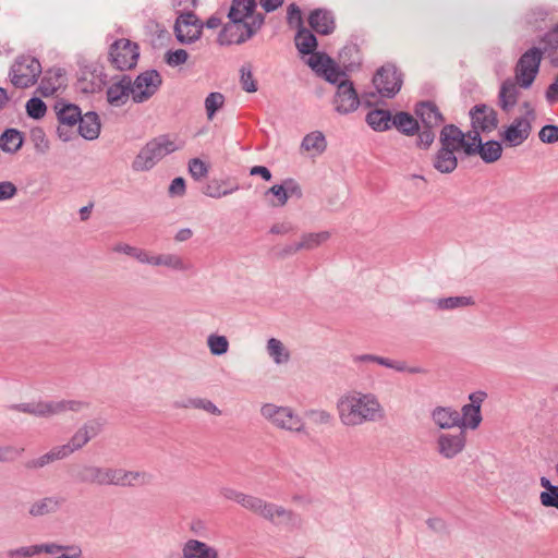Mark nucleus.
Listing matches in <instances>:
<instances>
[{
    "mask_svg": "<svg viewBox=\"0 0 558 558\" xmlns=\"http://www.w3.org/2000/svg\"><path fill=\"white\" fill-rule=\"evenodd\" d=\"M340 422L348 427L377 422L385 417V411L378 398L373 393L351 391L337 401Z\"/></svg>",
    "mask_w": 558,
    "mask_h": 558,
    "instance_id": "f257e3e1",
    "label": "nucleus"
},
{
    "mask_svg": "<svg viewBox=\"0 0 558 558\" xmlns=\"http://www.w3.org/2000/svg\"><path fill=\"white\" fill-rule=\"evenodd\" d=\"M440 149L434 158V167L441 173H451L458 166L456 153L465 154V134L456 125H445L440 132Z\"/></svg>",
    "mask_w": 558,
    "mask_h": 558,
    "instance_id": "f03ea898",
    "label": "nucleus"
},
{
    "mask_svg": "<svg viewBox=\"0 0 558 558\" xmlns=\"http://www.w3.org/2000/svg\"><path fill=\"white\" fill-rule=\"evenodd\" d=\"M100 429L101 424L98 421H88L74 433L68 444L53 447L49 452L31 461L28 466L43 468L48 463L69 457L83 448L92 438L96 437L100 433Z\"/></svg>",
    "mask_w": 558,
    "mask_h": 558,
    "instance_id": "7ed1b4c3",
    "label": "nucleus"
},
{
    "mask_svg": "<svg viewBox=\"0 0 558 558\" xmlns=\"http://www.w3.org/2000/svg\"><path fill=\"white\" fill-rule=\"evenodd\" d=\"M260 415L278 429L290 433L304 432L305 423L300 414L290 407L265 403L260 407Z\"/></svg>",
    "mask_w": 558,
    "mask_h": 558,
    "instance_id": "20e7f679",
    "label": "nucleus"
},
{
    "mask_svg": "<svg viewBox=\"0 0 558 558\" xmlns=\"http://www.w3.org/2000/svg\"><path fill=\"white\" fill-rule=\"evenodd\" d=\"M179 147L166 136L157 137L146 144L133 161V169L145 171L153 168L159 160L167 155L175 151Z\"/></svg>",
    "mask_w": 558,
    "mask_h": 558,
    "instance_id": "39448f33",
    "label": "nucleus"
},
{
    "mask_svg": "<svg viewBox=\"0 0 558 558\" xmlns=\"http://www.w3.org/2000/svg\"><path fill=\"white\" fill-rule=\"evenodd\" d=\"M41 73L40 62L29 54H23L12 64L10 81L16 88H28L37 83Z\"/></svg>",
    "mask_w": 558,
    "mask_h": 558,
    "instance_id": "423d86ee",
    "label": "nucleus"
},
{
    "mask_svg": "<svg viewBox=\"0 0 558 558\" xmlns=\"http://www.w3.org/2000/svg\"><path fill=\"white\" fill-rule=\"evenodd\" d=\"M86 404L76 400L39 401L14 405V409L24 413L41 417H51L66 412H80Z\"/></svg>",
    "mask_w": 558,
    "mask_h": 558,
    "instance_id": "0eeeda50",
    "label": "nucleus"
},
{
    "mask_svg": "<svg viewBox=\"0 0 558 558\" xmlns=\"http://www.w3.org/2000/svg\"><path fill=\"white\" fill-rule=\"evenodd\" d=\"M544 52L541 48L532 47L517 61L514 66V80L521 88H530L538 72Z\"/></svg>",
    "mask_w": 558,
    "mask_h": 558,
    "instance_id": "6e6552de",
    "label": "nucleus"
},
{
    "mask_svg": "<svg viewBox=\"0 0 558 558\" xmlns=\"http://www.w3.org/2000/svg\"><path fill=\"white\" fill-rule=\"evenodd\" d=\"M109 57L116 69L131 70L136 65L140 57L138 46L125 38L118 39L110 46Z\"/></svg>",
    "mask_w": 558,
    "mask_h": 558,
    "instance_id": "1a4fd4ad",
    "label": "nucleus"
},
{
    "mask_svg": "<svg viewBox=\"0 0 558 558\" xmlns=\"http://www.w3.org/2000/svg\"><path fill=\"white\" fill-rule=\"evenodd\" d=\"M465 144L466 156L478 154L485 162H494L501 157V144L496 141L482 144L481 136L477 132H468L465 134Z\"/></svg>",
    "mask_w": 558,
    "mask_h": 558,
    "instance_id": "9d476101",
    "label": "nucleus"
},
{
    "mask_svg": "<svg viewBox=\"0 0 558 558\" xmlns=\"http://www.w3.org/2000/svg\"><path fill=\"white\" fill-rule=\"evenodd\" d=\"M161 83V76L156 70L141 73L132 82L131 97L133 101L140 104L148 100L159 89Z\"/></svg>",
    "mask_w": 558,
    "mask_h": 558,
    "instance_id": "9b49d317",
    "label": "nucleus"
},
{
    "mask_svg": "<svg viewBox=\"0 0 558 558\" xmlns=\"http://www.w3.org/2000/svg\"><path fill=\"white\" fill-rule=\"evenodd\" d=\"M256 0H233L229 11V19L240 20L252 27L259 29L264 23V16L255 12Z\"/></svg>",
    "mask_w": 558,
    "mask_h": 558,
    "instance_id": "f8f14e48",
    "label": "nucleus"
},
{
    "mask_svg": "<svg viewBox=\"0 0 558 558\" xmlns=\"http://www.w3.org/2000/svg\"><path fill=\"white\" fill-rule=\"evenodd\" d=\"M486 398L484 391H476L469 396L470 403L464 404L460 413L459 428L464 430L465 428L476 429L482 422L481 407Z\"/></svg>",
    "mask_w": 558,
    "mask_h": 558,
    "instance_id": "ddd939ff",
    "label": "nucleus"
},
{
    "mask_svg": "<svg viewBox=\"0 0 558 558\" xmlns=\"http://www.w3.org/2000/svg\"><path fill=\"white\" fill-rule=\"evenodd\" d=\"M373 84L381 96L392 97L401 88V77L393 66L380 68L373 78Z\"/></svg>",
    "mask_w": 558,
    "mask_h": 558,
    "instance_id": "4468645a",
    "label": "nucleus"
},
{
    "mask_svg": "<svg viewBox=\"0 0 558 558\" xmlns=\"http://www.w3.org/2000/svg\"><path fill=\"white\" fill-rule=\"evenodd\" d=\"M256 32L257 29H252L242 21L230 19V22L219 33L218 43L220 45L241 44L251 38Z\"/></svg>",
    "mask_w": 558,
    "mask_h": 558,
    "instance_id": "2eb2a0df",
    "label": "nucleus"
},
{
    "mask_svg": "<svg viewBox=\"0 0 558 558\" xmlns=\"http://www.w3.org/2000/svg\"><path fill=\"white\" fill-rule=\"evenodd\" d=\"M203 25L193 13L181 14L175 22V35L180 43L189 44L199 38Z\"/></svg>",
    "mask_w": 558,
    "mask_h": 558,
    "instance_id": "dca6fc26",
    "label": "nucleus"
},
{
    "mask_svg": "<svg viewBox=\"0 0 558 558\" xmlns=\"http://www.w3.org/2000/svg\"><path fill=\"white\" fill-rule=\"evenodd\" d=\"M333 105L336 111L341 114H347L357 109L360 100L350 81L340 82L333 98Z\"/></svg>",
    "mask_w": 558,
    "mask_h": 558,
    "instance_id": "f3484780",
    "label": "nucleus"
},
{
    "mask_svg": "<svg viewBox=\"0 0 558 558\" xmlns=\"http://www.w3.org/2000/svg\"><path fill=\"white\" fill-rule=\"evenodd\" d=\"M113 469L83 465L75 472V480L82 484L112 485Z\"/></svg>",
    "mask_w": 558,
    "mask_h": 558,
    "instance_id": "a211bd4d",
    "label": "nucleus"
},
{
    "mask_svg": "<svg viewBox=\"0 0 558 558\" xmlns=\"http://www.w3.org/2000/svg\"><path fill=\"white\" fill-rule=\"evenodd\" d=\"M466 445V433L460 430L457 434L442 433L437 438V451L446 459H453L461 453Z\"/></svg>",
    "mask_w": 558,
    "mask_h": 558,
    "instance_id": "6ab92c4d",
    "label": "nucleus"
},
{
    "mask_svg": "<svg viewBox=\"0 0 558 558\" xmlns=\"http://www.w3.org/2000/svg\"><path fill=\"white\" fill-rule=\"evenodd\" d=\"M472 130L470 132H490L497 128V114L486 105L475 106L471 112Z\"/></svg>",
    "mask_w": 558,
    "mask_h": 558,
    "instance_id": "aec40b11",
    "label": "nucleus"
},
{
    "mask_svg": "<svg viewBox=\"0 0 558 558\" xmlns=\"http://www.w3.org/2000/svg\"><path fill=\"white\" fill-rule=\"evenodd\" d=\"M532 125L527 118H517L507 126L501 134L507 146L515 147L521 145L531 134Z\"/></svg>",
    "mask_w": 558,
    "mask_h": 558,
    "instance_id": "412c9836",
    "label": "nucleus"
},
{
    "mask_svg": "<svg viewBox=\"0 0 558 558\" xmlns=\"http://www.w3.org/2000/svg\"><path fill=\"white\" fill-rule=\"evenodd\" d=\"M266 196L272 195L275 199L270 201L274 207H282L287 204L288 199L292 196L301 197L302 191L299 184L293 179H287L282 184H275L265 193Z\"/></svg>",
    "mask_w": 558,
    "mask_h": 558,
    "instance_id": "4be33fe9",
    "label": "nucleus"
},
{
    "mask_svg": "<svg viewBox=\"0 0 558 558\" xmlns=\"http://www.w3.org/2000/svg\"><path fill=\"white\" fill-rule=\"evenodd\" d=\"M181 558H220V550L201 539L189 538L182 545Z\"/></svg>",
    "mask_w": 558,
    "mask_h": 558,
    "instance_id": "5701e85b",
    "label": "nucleus"
},
{
    "mask_svg": "<svg viewBox=\"0 0 558 558\" xmlns=\"http://www.w3.org/2000/svg\"><path fill=\"white\" fill-rule=\"evenodd\" d=\"M65 86V76L61 69H49L41 78L38 92L48 97Z\"/></svg>",
    "mask_w": 558,
    "mask_h": 558,
    "instance_id": "b1692460",
    "label": "nucleus"
},
{
    "mask_svg": "<svg viewBox=\"0 0 558 558\" xmlns=\"http://www.w3.org/2000/svg\"><path fill=\"white\" fill-rule=\"evenodd\" d=\"M132 81L129 76H123L119 82H116L107 89V99L112 106L124 105L131 96Z\"/></svg>",
    "mask_w": 558,
    "mask_h": 558,
    "instance_id": "393cba45",
    "label": "nucleus"
},
{
    "mask_svg": "<svg viewBox=\"0 0 558 558\" xmlns=\"http://www.w3.org/2000/svg\"><path fill=\"white\" fill-rule=\"evenodd\" d=\"M432 420L441 429L459 428L460 412L450 407H436Z\"/></svg>",
    "mask_w": 558,
    "mask_h": 558,
    "instance_id": "a878e982",
    "label": "nucleus"
},
{
    "mask_svg": "<svg viewBox=\"0 0 558 558\" xmlns=\"http://www.w3.org/2000/svg\"><path fill=\"white\" fill-rule=\"evenodd\" d=\"M415 113L425 128L434 129L444 122L442 114L437 106L430 101L421 102L416 106Z\"/></svg>",
    "mask_w": 558,
    "mask_h": 558,
    "instance_id": "bb28decb",
    "label": "nucleus"
},
{
    "mask_svg": "<svg viewBox=\"0 0 558 558\" xmlns=\"http://www.w3.org/2000/svg\"><path fill=\"white\" fill-rule=\"evenodd\" d=\"M517 81L506 80L499 90V105L504 111H510L518 102L520 95Z\"/></svg>",
    "mask_w": 558,
    "mask_h": 558,
    "instance_id": "cd10ccee",
    "label": "nucleus"
},
{
    "mask_svg": "<svg viewBox=\"0 0 558 558\" xmlns=\"http://www.w3.org/2000/svg\"><path fill=\"white\" fill-rule=\"evenodd\" d=\"M311 27L323 35H328L335 29V21L330 12L317 9L308 16Z\"/></svg>",
    "mask_w": 558,
    "mask_h": 558,
    "instance_id": "c85d7f7f",
    "label": "nucleus"
},
{
    "mask_svg": "<svg viewBox=\"0 0 558 558\" xmlns=\"http://www.w3.org/2000/svg\"><path fill=\"white\" fill-rule=\"evenodd\" d=\"M112 485L117 486H134L145 484L148 476L140 471H125L122 469H113Z\"/></svg>",
    "mask_w": 558,
    "mask_h": 558,
    "instance_id": "c756f323",
    "label": "nucleus"
},
{
    "mask_svg": "<svg viewBox=\"0 0 558 558\" xmlns=\"http://www.w3.org/2000/svg\"><path fill=\"white\" fill-rule=\"evenodd\" d=\"M78 132L86 140H95L100 133V121L96 112L82 114L78 120Z\"/></svg>",
    "mask_w": 558,
    "mask_h": 558,
    "instance_id": "7c9ffc66",
    "label": "nucleus"
},
{
    "mask_svg": "<svg viewBox=\"0 0 558 558\" xmlns=\"http://www.w3.org/2000/svg\"><path fill=\"white\" fill-rule=\"evenodd\" d=\"M257 514L277 524L289 522L292 519V513L290 511L264 500Z\"/></svg>",
    "mask_w": 558,
    "mask_h": 558,
    "instance_id": "2f4dec72",
    "label": "nucleus"
},
{
    "mask_svg": "<svg viewBox=\"0 0 558 558\" xmlns=\"http://www.w3.org/2000/svg\"><path fill=\"white\" fill-rule=\"evenodd\" d=\"M56 112L60 124L66 126H74L78 123L82 116L81 109L72 104H57Z\"/></svg>",
    "mask_w": 558,
    "mask_h": 558,
    "instance_id": "473e14b6",
    "label": "nucleus"
},
{
    "mask_svg": "<svg viewBox=\"0 0 558 558\" xmlns=\"http://www.w3.org/2000/svg\"><path fill=\"white\" fill-rule=\"evenodd\" d=\"M327 142L324 134L319 131H314L307 134L301 144L304 151L310 153L312 156H318L326 150Z\"/></svg>",
    "mask_w": 558,
    "mask_h": 558,
    "instance_id": "72a5a7b5",
    "label": "nucleus"
},
{
    "mask_svg": "<svg viewBox=\"0 0 558 558\" xmlns=\"http://www.w3.org/2000/svg\"><path fill=\"white\" fill-rule=\"evenodd\" d=\"M366 122L375 131H386L392 124L391 114L388 110L375 109L367 113Z\"/></svg>",
    "mask_w": 558,
    "mask_h": 558,
    "instance_id": "f704fd0d",
    "label": "nucleus"
},
{
    "mask_svg": "<svg viewBox=\"0 0 558 558\" xmlns=\"http://www.w3.org/2000/svg\"><path fill=\"white\" fill-rule=\"evenodd\" d=\"M23 144L22 133L15 129H9L0 136V148L7 153L17 151Z\"/></svg>",
    "mask_w": 558,
    "mask_h": 558,
    "instance_id": "c9c22d12",
    "label": "nucleus"
},
{
    "mask_svg": "<svg viewBox=\"0 0 558 558\" xmlns=\"http://www.w3.org/2000/svg\"><path fill=\"white\" fill-rule=\"evenodd\" d=\"M539 483L541 486L545 488L539 495L541 504L544 507L558 509V485H553L545 476L541 477Z\"/></svg>",
    "mask_w": 558,
    "mask_h": 558,
    "instance_id": "e433bc0d",
    "label": "nucleus"
},
{
    "mask_svg": "<svg viewBox=\"0 0 558 558\" xmlns=\"http://www.w3.org/2000/svg\"><path fill=\"white\" fill-rule=\"evenodd\" d=\"M329 238L330 233L328 231L304 233L299 240V247H301V251H312L327 242Z\"/></svg>",
    "mask_w": 558,
    "mask_h": 558,
    "instance_id": "4c0bfd02",
    "label": "nucleus"
},
{
    "mask_svg": "<svg viewBox=\"0 0 558 558\" xmlns=\"http://www.w3.org/2000/svg\"><path fill=\"white\" fill-rule=\"evenodd\" d=\"M295 45L303 54L312 53L317 47L316 37L305 28H300L295 36Z\"/></svg>",
    "mask_w": 558,
    "mask_h": 558,
    "instance_id": "58836bf2",
    "label": "nucleus"
},
{
    "mask_svg": "<svg viewBox=\"0 0 558 558\" xmlns=\"http://www.w3.org/2000/svg\"><path fill=\"white\" fill-rule=\"evenodd\" d=\"M61 501L56 497H46L34 502L29 508V513L34 517L45 515L56 511Z\"/></svg>",
    "mask_w": 558,
    "mask_h": 558,
    "instance_id": "ea45409f",
    "label": "nucleus"
},
{
    "mask_svg": "<svg viewBox=\"0 0 558 558\" xmlns=\"http://www.w3.org/2000/svg\"><path fill=\"white\" fill-rule=\"evenodd\" d=\"M392 124L407 135H412L418 130L417 121L407 112L397 113L392 119Z\"/></svg>",
    "mask_w": 558,
    "mask_h": 558,
    "instance_id": "a19ab883",
    "label": "nucleus"
},
{
    "mask_svg": "<svg viewBox=\"0 0 558 558\" xmlns=\"http://www.w3.org/2000/svg\"><path fill=\"white\" fill-rule=\"evenodd\" d=\"M267 351L277 364L287 363L290 359V353L283 343L276 339L270 338L267 342Z\"/></svg>",
    "mask_w": 558,
    "mask_h": 558,
    "instance_id": "79ce46f5",
    "label": "nucleus"
},
{
    "mask_svg": "<svg viewBox=\"0 0 558 558\" xmlns=\"http://www.w3.org/2000/svg\"><path fill=\"white\" fill-rule=\"evenodd\" d=\"M153 265H163L179 270H186L190 268V266L180 256L174 254L156 255V258L153 260Z\"/></svg>",
    "mask_w": 558,
    "mask_h": 558,
    "instance_id": "37998d69",
    "label": "nucleus"
},
{
    "mask_svg": "<svg viewBox=\"0 0 558 558\" xmlns=\"http://www.w3.org/2000/svg\"><path fill=\"white\" fill-rule=\"evenodd\" d=\"M225 105V96L221 93H210L205 99V109L208 120H213L216 112Z\"/></svg>",
    "mask_w": 558,
    "mask_h": 558,
    "instance_id": "c03bdc74",
    "label": "nucleus"
},
{
    "mask_svg": "<svg viewBox=\"0 0 558 558\" xmlns=\"http://www.w3.org/2000/svg\"><path fill=\"white\" fill-rule=\"evenodd\" d=\"M210 353L214 355H222L228 352L229 342L225 336L210 335L207 339Z\"/></svg>",
    "mask_w": 558,
    "mask_h": 558,
    "instance_id": "a18cd8bd",
    "label": "nucleus"
},
{
    "mask_svg": "<svg viewBox=\"0 0 558 558\" xmlns=\"http://www.w3.org/2000/svg\"><path fill=\"white\" fill-rule=\"evenodd\" d=\"M320 75L324 76L326 81L332 84L339 85L341 81H348L345 78V73L338 68L333 60L330 61V64H328V66L324 69V72Z\"/></svg>",
    "mask_w": 558,
    "mask_h": 558,
    "instance_id": "49530a36",
    "label": "nucleus"
},
{
    "mask_svg": "<svg viewBox=\"0 0 558 558\" xmlns=\"http://www.w3.org/2000/svg\"><path fill=\"white\" fill-rule=\"evenodd\" d=\"M46 104L37 97L31 98L26 102V112L31 118L41 119L46 114Z\"/></svg>",
    "mask_w": 558,
    "mask_h": 558,
    "instance_id": "de8ad7c7",
    "label": "nucleus"
},
{
    "mask_svg": "<svg viewBox=\"0 0 558 558\" xmlns=\"http://www.w3.org/2000/svg\"><path fill=\"white\" fill-rule=\"evenodd\" d=\"M189 171L195 180L199 181L207 177L208 166L203 160L193 158L189 162Z\"/></svg>",
    "mask_w": 558,
    "mask_h": 558,
    "instance_id": "09e8293b",
    "label": "nucleus"
},
{
    "mask_svg": "<svg viewBox=\"0 0 558 558\" xmlns=\"http://www.w3.org/2000/svg\"><path fill=\"white\" fill-rule=\"evenodd\" d=\"M471 304V300L464 296H452L440 299L438 301V307L441 310H451L456 307H463Z\"/></svg>",
    "mask_w": 558,
    "mask_h": 558,
    "instance_id": "8fccbe9b",
    "label": "nucleus"
},
{
    "mask_svg": "<svg viewBox=\"0 0 558 558\" xmlns=\"http://www.w3.org/2000/svg\"><path fill=\"white\" fill-rule=\"evenodd\" d=\"M539 141L545 144H554L558 142V125L547 124L538 132Z\"/></svg>",
    "mask_w": 558,
    "mask_h": 558,
    "instance_id": "3c124183",
    "label": "nucleus"
},
{
    "mask_svg": "<svg viewBox=\"0 0 558 558\" xmlns=\"http://www.w3.org/2000/svg\"><path fill=\"white\" fill-rule=\"evenodd\" d=\"M195 409H202L210 414L214 415H220L221 411L210 401L207 399L196 398L189 400V405Z\"/></svg>",
    "mask_w": 558,
    "mask_h": 558,
    "instance_id": "603ef678",
    "label": "nucleus"
},
{
    "mask_svg": "<svg viewBox=\"0 0 558 558\" xmlns=\"http://www.w3.org/2000/svg\"><path fill=\"white\" fill-rule=\"evenodd\" d=\"M331 60L332 59L325 54L314 53L308 59V65L320 75L324 72V69L330 64Z\"/></svg>",
    "mask_w": 558,
    "mask_h": 558,
    "instance_id": "864d4df0",
    "label": "nucleus"
},
{
    "mask_svg": "<svg viewBox=\"0 0 558 558\" xmlns=\"http://www.w3.org/2000/svg\"><path fill=\"white\" fill-rule=\"evenodd\" d=\"M241 84L245 92L254 93L257 90L256 82L253 78L252 71L248 66L241 69Z\"/></svg>",
    "mask_w": 558,
    "mask_h": 558,
    "instance_id": "5fc2aeb1",
    "label": "nucleus"
},
{
    "mask_svg": "<svg viewBox=\"0 0 558 558\" xmlns=\"http://www.w3.org/2000/svg\"><path fill=\"white\" fill-rule=\"evenodd\" d=\"M189 53L184 49L169 51L166 54V61L171 66L183 64L187 61Z\"/></svg>",
    "mask_w": 558,
    "mask_h": 558,
    "instance_id": "6e6d98bb",
    "label": "nucleus"
},
{
    "mask_svg": "<svg viewBox=\"0 0 558 558\" xmlns=\"http://www.w3.org/2000/svg\"><path fill=\"white\" fill-rule=\"evenodd\" d=\"M38 555L37 545L10 549L7 551L9 558H28Z\"/></svg>",
    "mask_w": 558,
    "mask_h": 558,
    "instance_id": "4d7b16f0",
    "label": "nucleus"
},
{
    "mask_svg": "<svg viewBox=\"0 0 558 558\" xmlns=\"http://www.w3.org/2000/svg\"><path fill=\"white\" fill-rule=\"evenodd\" d=\"M262 502L263 500L260 498L243 494L239 505L257 514L259 508L262 507Z\"/></svg>",
    "mask_w": 558,
    "mask_h": 558,
    "instance_id": "13d9d810",
    "label": "nucleus"
},
{
    "mask_svg": "<svg viewBox=\"0 0 558 558\" xmlns=\"http://www.w3.org/2000/svg\"><path fill=\"white\" fill-rule=\"evenodd\" d=\"M288 23L294 27H301L302 25V13L300 8L292 3L288 8Z\"/></svg>",
    "mask_w": 558,
    "mask_h": 558,
    "instance_id": "bf43d9fd",
    "label": "nucleus"
},
{
    "mask_svg": "<svg viewBox=\"0 0 558 558\" xmlns=\"http://www.w3.org/2000/svg\"><path fill=\"white\" fill-rule=\"evenodd\" d=\"M307 415L316 424H328L332 418L331 414L325 410H312Z\"/></svg>",
    "mask_w": 558,
    "mask_h": 558,
    "instance_id": "052dcab7",
    "label": "nucleus"
},
{
    "mask_svg": "<svg viewBox=\"0 0 558 558\" xmlns=\"http://www.w3.org/2000/svg\"><path fill=\"white\" fill-rule=\"evenodd\" d=\"M16 186L10 181L0 182V201L12 198L16 194Z\"/></svg>",
    "mask_w": 558,
    "mask_h": 558,
    "instance_id": "680f3d73",
    "label": "nucleus"
},
{
    "mask_svg": "<svg viewBox=\"0 0 558 558\" xmlns=\"http://www.w3.org/2000/svg\"><path fill=\"white\" fill-rule=\"evenodd\" d=\"M432 130L433 129L425 128L424 130L420 131L417 137V144L420 147L427 148L434 142L435 134Z\"/></svg>",
    "mask_w": 558,
    "mask_h": 558,
    "instance_id": "e2e57ef3",
    "label": "nucleus"
},
{
    "mask_svg": "<svg viewBox=\"0 0 558 558\" xmlns=\"http://www.w3.org/2000/svg\"><path fill=\"white\" fill-rule=\"evenodd\" d=\"M185 192V182L183 178H175L170 186H169V193L171 195H183Z\"/></svg>",
    "mask_w": 558,
    "mask_h": 558,
    "instance_id": "0e129e2a",
    "label": "nucleus"
},
{
    "mask_svg": "<svg viewBox=\"0 0 558 558\" xmlns=\"http://www.w3.org/2000/svg\"><path fill=\"white\" fill-rule=\"evenodd\" d=\"M546 99L549 104L558 102V75L546 90Z\"/></svg>",
    "mask_w": 558,
    "mask_h": 558,
    "instance_id": "69168bd1",
    "label": "nucleus"
},
{
    "mask_svg": "<svg viewBox=\"0 0 558 558\" xmlns=\"http://www.w3.org/2000/svg\"><path fill=\"white\" fill-rule=\"evenodd\" d=\"M64 553L57 556L56 558H82V549L76 546H64Z\"/></svg>",
    "mask_w": 558,
    "mask_h": 558,
    "instance_id": "338daca9",
    "label": "nucleus"
},
{
    "mask_svg": "<svg viewBox=\"0 0 558 558\" xmlns=\"http://www.w3.org/2000/svg\"><path fill=\"white\" fill-rule=\"evenodd\" d=\"M293 231V226L289 222L275 223L270 228V232L274 234H288Z\"/></svg>",
    "mask_w": 558,
    "mask_h": 558,
    "instance_id": "774afa93",
    "label": "nucleus"
}]
</instances>
